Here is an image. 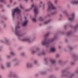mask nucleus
Segmentation results:
<instances>
[{
	"instance_id": "nucleus-1",
	"label": "nucleus",
	"mask_w": 78,
	"mask_h": 78,
	"mask_svg": "<svg viewBox=\"0 0 78 78\" xmlns=\"http://www.w3.org/2000/svg\"><path fill=\"white\" fill-rule=\"evenodd\" d=\"M56 39V36H55L53 38L50 39H47L45 38L44 40L41 41V44L43 45H45L46 46H48L49 45L50 42L54 41Z\"/></svg>"
},
{
	"instance_id": "nucleus-2",
	"label": "nucleus",
	"mask_w": 78,
	"mask_h": 78,
	"mask_svg": "<svg viewBox=\"0 0 78 78\" xmlns=\"http://www.w3.org/2000/svg\"><path fill=\"white\" fill-rule=\"evenodd\" d=\"M19 28H20L19 25L16 26L15 30V35L17 36L19 39L20 37H21L23 36L24 34L23 33H21L20 31L18 30V29H19Z\"/></svg>"
},
{
	"instance_id": "nucleus-3",
	"label": "nucleus",
	"mask_w": 78,
	"mask_h": 78,
	"mask_svg": "<svg viewBox=\"0 0 78 78\" xmlns=\"http://www.w3.org/2000/svg\"><path fill=\"white\" fill-rule=\"evenodd\" d=\"M16 12H17V15H20V10L18 8H16L12 10V16L13 18L15 17V14Z\"/></svg>"
},
{
	"instance_id": "nucleus-4",
	"label": "nucleus",
	"mask_w": 78,
	"mask_h": 78,
	"mask_svg": "<svg viewBox=\"0 0 78 78\" xmlns=\"http://www.w3.org/2000/svg\"><path fill=\"white\" fill-rule=\"evenodd\" d=\"M34 8V12L35 14V16H36L37 14V13H38V9H37V8L36 7V6L35 5L33 4L31 5V7L30 9H27L26 11H28L30 10H31L32 8Z\"/></svg>"
},
{
	"instance_id": "nucleus-5",
	"label": "nucleus",
	"mask_w": 78,
	"mask_h": 78,
	"mask_svg": "<svg viewBox=\"0 0 78 78\" xmlns=\"http://www.w3.org/2000/svg\"><path fill=\"white\" fill-rule=\"evenodd\" d=\"M48 8L47 9V11H48V12L51 11L52 9H56V7H55L54 5H53L51 2H48Z\"/></svg>"
},
{
	"instance_id": "nucleus-6",
	"label": "nucleus",
	"mask_w": 78,
	"mask_h": 78,
	"mask_svg": "<svg viewBox=\"0 0 78 78\" xmlns=\"http://www.w3.org/2000/svg\"><path fill=\"white\" fill-rule=\"evenodd\" d=\"M67 27H71V28H74V31H75L76 30V29L77 28H78V23H76L75 26H73L71 25V24H65L64 26V28H66Z\"/></svg>"
},
{
	"instance_id": "nucleus-7",
	"label": "nucleus",
	"mask_w": 78,
	"mask_h": 78,
	"mask_svg": "<svg viewBox=\"0 0 78 78\" xmlns=\"http://www.w3.org/2000/svg\"><path fill=\"white\" fill-rule=\"evenodd\" d=\"M74 13H72L71 16L68 17V20L69 21H72L74 19Z\"/></svg>"
},
{
	"instance_id": "nucleus-8",
	"label": "nucleus",
	"mask_w": 78,
	"mask_h": 78,
	"mask_svg": "<svg viewBox=\"0 0 78 78\" xmlns=\"http://www.w3.org/2000/svg\"><path fill=\"white\" fill-rule=\"evenodd\" d=\"M25 21L22 24V26L23 27H25L27 25V23H28V21L26 20L27 19V17H25Z\"/></svg>"
},
{
	"instance_id": "nucleus-9",
	"label": "nucleus",
	"mask_w": 78,
	"mask_h": 78,
	"mask_svg": "<svg viewBox=\"0 0 78 78\" xmlns=\"http://www.w3.org/2000/svg\"><path fill=\"white\" fill-rule=\"evenodd\" d=\"M22 41H27L28 42H32V40L30 39V38H25L23 39L22 40Z\"/></svg>"
},
{
	"instance_id": "nucleus-10",
	"label": "nucleus",
	"mask_w": 78,
	"mask_h": 78,
	"mask_svg": "<svg viewBox=\"0 0 78 78\" xmlns=\"http://www.w3.org/2000/svg\"><path fill=\"white\" fill-rule=\"evenodd\" d=\"M26 67L27 68H31L33 67V65L31 63H28L26 64Z\"/></svg>"
},
{
	"instance_id": "nucleus-11",
	"label": "nucleus",
	"mask_w": 78,
	"mask_h": 78,
	"mask_svg": "<svg viewBox=\"0 0 78 78\" xmlns=\"http://www.w3.org/2000/svg\"><path fill=\"white\" fill-rule=\"evenodd\" d=\"M39 48H37L35 50H32L31 51V53H32V54H34L35 53H36V52H37V51H39Z\"/></svg>"
},
{
	"instance_id": "nucleus-12",
	"label": "nucleus",
	"mask_w": 78,
	"mask_h": 78,
	"mask_svg": "<svg viewBox=\"0 0 78 78\" xmlns=\"http://www.w3.org/2000/svg\"><path fill=\"white\" fill-rule=\"evenodd\" d=\"M11 66V62H7L6 63V67H10Z\"/></svg>"
},
{
	"instance_id": "nucleus-13",
	"label": "nucleus",
	"mask_w": 78,
	"mask_h": 78,
	"mask_svg": "<svg viewBox=\"0 0 78 78\" xmlns=\"http://www.w3.org/2000/svg\"><path fill=\"white\" fill-rule=\"evenodd\" d=\"M71 3L72 4V5H77L78 4V0L75 1L73 2H71Z\"/></svg>"
},
{
	"instance_id": "nucleus-14",
	"label": "nucleus",
	"mask_w": 78,
	"mask_h": 78,
	"mask_svg": "<svg viewBox=\"0 0 78 78\" xmlns=\"http://www.w3.org/2000/svg\"><path fill=\"white\" fill-rule=\"evenodd\" d=\"M56 50V49L55 47H52L51 48L50 51L51 52H55Z\"/></svg>"
},
{
	"instance_id": "nucleus-15",
	"label": "nucleus",
	"mask_w": 78,
	"mask_h": 78,
	"mask_svg": "<svg viewBox=\"0 0 78 78\" xmlns=\"http://www.w3.org/2000/svg\"><path fill=\"white\" fill-rule=\"evenodd\" d=\"M66 72V70H62V75H63V76H67V75H69V73H66L65 74V75L64 74V73Z\"/></svg>"
},
{
	"instance_id": "nucleus-16",
	"label": "nucleus",
	"mask_w": 78,
	"mask_h": 78,
	"mask_svg": "<svg viewBox=\"0 0 78 78\" xmlns=\"http://www.w3.org/2000/svg\"><path fill=\"white\" fill-rule=\"evenodd\" d=\"M73 33V32L72 31H69L67 33V36H70V35H71V34H72Z\"/></svg>"
},
{
	"instance_id": "nucleus-17",
	"label": "nucleus",
	"mask_w": 78,
	"mask_h": 78,
	"mask_svg": "<svg viewBox=\"0 0 78 78\" xmlns=\"http://www.w3.org/2000/svg\"><path fill=\"white\" fill-rule=\"evenodd\" d=\"M45 55V51H43L41 53H38V55L39 56L40 55Z\"/></svg>"
},
{
	"instance_id": "nucleus-18",
	"label": "nucleus",
	"mask_w": 78,
	"mask_h": 78,
	"mask_svg": "<svg viewBox=\"0 0 78 78\" xmlns=\"http://www.w3.org/2000/svg\"><path fill=\"white\" fill-rule=\"evenodd\" d=\"M15 61H16V62L14 64V66H17V65H19V62H17V60H16Z\"/></svg>"
},
{
	"instance_id": "nucleus-19",
	"label": "nucleus",
	"mask_w": 78,
	"mask_h": 78,
	"mask_svg": "<svg viewBox=\"0 0 78 78\" xmlns=\"http://www.w3.org/2000/svg\"><path fill=\"white\" fill-rule=\"evenodd\" d=\"M10 54L11 55H12V56H13L14 55H15V53H14V51H11L10 52Z\"/></svg>"
},
{
	"instance_id": "nucleus-20",
	"label": "nucleus",
	"mask_w": 78,
	"mask_h": 78,
	"mask_svg": "<svg viewBox=\"0 0 78 78\" xmlns=\"http://www.w3.org/2000/svg\"><path fill=\"white\" fill-rule=\"evenodd\" d=\"M50 62L52 64H54L55 63V60H51L50 61Z\"/></svg>"
},
{
	"instance_id": "nucleus-21",
	"label": "nucleus",
	"mask_w": 78,
	"mask_h": 78,
	"mask_svg": "<svg viewBox=\"0 0 78 78\" xmlns=\"http://www.w3.org/2000/svg\"><path fill=\"white\" fill-rule=\"evenodd\" d=\"M50 20H49L48 21H45L44 22V24H47V23H49V22H50Z\"/></svg>"
},
{
	"instance_id": "nucleus-22",
	"label": "nucleus",
	"mask_w": 78,
	"mask_h": 78,
	"mask_svg": "<svg viewBox=\"0 0 78 78\" xmlns=\"http://www.w3.org/2000/svg\"><path fill=\"white\" fill-rule=\"evenodd\" d=\"M32 20L33 21V22H36V21H37L36 18H32Z\"/></svg>"
},
{
	"instance_id": "nucleus-23",
	"label": "nucleus",
	"mask_w": 78,
	"mask_h": 78,
	"mask_svg": "<svg viewBox=\"0 0 78 78\" xmlns=\"http://www.w3.org/2000/svg\"><path fill=\"white\" fill-rule=\"evenodd\" d=\"M0 67L2 69H5V67L4 66V65H1Z\"/></svg>"
},
{
	"instance_id": "nucleus-24",
	"label": "nucleus",
	"mask_w": 78,
	"mask_h": 78,
	"mask_svg": "<svg viewBox=\"0 0 78 78\" xmlns=\"http://www.w3.org/2000/svg\"><path fill=\"white\" fill-rule=\"evenodd\" d=\"M42 2L41 1L39 4V7H41V6H42Z\"/></svg>"
},
{
	"instance_id": "nucleus-25",
	"label": "nucleus",
	"mask_w": 78,
	"mask_h": 78,
	"mask_svg": "<svg viewBox=\"0 0 78 78\" xmlns=\"http://www.w3.org/2000/svg\"><path fill=\"white\" fill-rule=\"evenodd\" d=\"M49 35V33H48L44 35V37H47Z\"/></svg>"
},
{
	"instance_id": "nucleus-26",
	"label": "nucleus",
	"mask_w": 78,
	"mask_h": 78,
	"mask_svg": "<svg viewBox=\"0 0 78 78\" xmlns=\"http://www.w3.org/2000/svg\"><path fill=\"white\" fill-rule=\"evenodd\" d=\"M39 20L40 21H42V20H44V19H43L42 17H40L39 18Z\"/></svg>"
},
{
	"instance_id": "nucleus-27",
	"label": "nucleus",
	"mask_w": 78,
	"mask_h": 78,
	"mask_svg": "<svg viewBox=\"0 0 78 78\" xmlns=\"http://www.w3.org/2000/svg\"><path fill=\"white\" fill-rule=\"evenodd\" d=\"M34 64H37V61L34 60Z\"/></svg>"
},
{
	"instance_id": "nucleus-28",
	"label": "nucleus",
	"mask_w": 78,
	"mask_h": 78,
	"mask_svg": "<svg viewBox=\"0 0 78 78\" xmlns=\"http://www.w3.org/2000/svg\"><path fill=\"white\" fill-rule=\"evenodd\" d=\"M41 74H44V73H45V71H42L41 72Z\"/></svg>"
},
{
	"instance_id": "nucleus-29",
	"label": "nucleus",
	"mask_w": 78,
	"mask_h": 78,
	"mask_svg": "<svg viewBox=\"0 0 78 78\" xmlns=\"http://www.w3.org/2000/svg\"><path fill=\"white\" fill-rule=\"evenodd\" d=\"M56 12L55 11H54V12H51V15H53V14H55V13H56Z\"/></svg>"
},
{
	"instance_id": "nucleus-30",
	"label": "nucleus",
	"mask_w": 78,
	"mask_h": 78,
	"mask_svg": "<svg viewBox=\"0 0 78 78\" xmlns=\"http://www.w3.org/2000/svg\"><path fill=\"white\" fill-rule=\"evenodd\" d=\"M25 54L24 53H23L21 54V56H23Z\"/></svg>"
},
{
	"instance_id": "nucleus-31",
	"label": "nucleus",
	"mask_w": 78,
	"mask_h": 78,
	"mask_svg": "<svg viewBox=\"0 0 78 78\" xmlns=\"http://www.w3.org/2000/svg\"><path fill=\"white\" fill-rule=\"evenodd\" d=\"M0 2H3V3H5V0H0Z\"/></svg>"
},
{
	"instance_id": "nucleus-32",
	"label": "nucleus",
	"mask_w": 78,
	"mask_h": 78,
	"mask_svg": "<svg viewBox=\"0 0 78 78\" xmlns=\"http://www.w3.org/2000/svg\"><path fill=\"white\" fill-rule=\"evenodd\" d=\"M8 42H9V41L8 40H6V41H5V43H8Z\"/></svg>"
},
{
	"instance_id": "nucleus-33",
	"label": "nucleus",
	"mask_w": 78,
	"mask_h": 78,
	"mask_svg": "<svg viewBox=\"0 0 78 78\" xmlns=\"http://www.w3.org/2000/svg\"><path fill=\"white\" fill-rule=\"evenodd\" d=\"M6 57L7 58H10V56L8 55H7Z\"/></svg>"
},
{
	"instance_id": "nucleus-34",
	"label": "nucleus",
	"mask_w": 78,
	"mask_h": 78,
	"mask_svg": "<svg viewBox=\"0 0 78 78\" xmlns=\"http://www.w3.org/2000/svg\"><path fill=\"white\" fill-rule=\"evenodd\" d=\"M13 77H17V75L16 74H14L13 75Z\"/></svg>"
},
{
	"instance_id": "nucleus-35",
	"label": "nucleus",
	"mask_w": 78,
	"mask_h": 78,
	"mask_svg": "<svg viewBox=\"0 0 78 78\" xmlns=\"http://www.w3.org/2000/svg\"><path fill=\"white\" fill-rule=\"evenodd\" d=\"M64 13L65 14H67V11H64Z\"/></svg>"
},
{
	"instance_id": "nucleus-36",
	"label": "nucleus",
	"mask_w": 78,
	"mask_h": 78,
	"mask_svg": "<svg viewBox=\"0 0 78 78\" xmlns=\"http://www.w3.org/2000/svg\"><path fill=\"white\" fill-rule=\"evenodd\" d=\"M59 55L58 54H57L56 55V58H58V57H59Z\"/></svg>"
},
{
	"instance_id": "nucleus-37",
	"label": "nucleus",
	"mask_w": 78,
	"mask_h": 78,
	"mask_svg": "<svg viewBox=\"0 0 78 78\" xmlns=\"http://www.w3.org/2000/svg\"><path fill=\"white\" fill-rule=\"evenodd\" d=\"M20 8H22V9H23V6L22 5H20Z\"/></svg>"
},
{
	"instance_id": "nucleus-38",
	"label": "nucleus",
	"mask_w": 78,
	"mask_h": 78,
	"mask_svg": "<svg viewBox=\"0 0 78 78\" xmlns=\"http://www.w3.org/2000/svg\"><path fill=\"white\" fill-rule=\"evenodd\" d=\"M73 49V48H72V47H71L70 48L69 50H72Z\"/></svg>"
},
{
	"instance_id": "nucleus-39",
	"label": "nucleus",
	"mask_w": 78,
	"mask_h": 78,
	"mask_svg": "<svg viewBox=\"0 0 78 78\" xmlns=\"http://www.w3.org/2000/svg\"><path fill=\"white\" fill-rule=\"evenodd\" d=\"M55 3H57V2H58V0H55Z\"/></svg>"
},
{
	"instance_id": "nucleus-40",
	"label": "nucleus",
	"mask_w": 78,
	"mask_h": 78,
	"mask_svg": "<svg viewBox=\"0 0 78 78\" xmlns=\"http://www.w3.org/2000/svg\"><path fill=\"white\" fill-rule=\"evenodd\" d=\"M74 64V62H71V64L72 65H73V64Z\"/></svg>"
},
{
	"instance_id": "nucleus-41",
	"label": "nucleus",
	"mask_w": 78,
	"mask_h": 78,
	"mask_svg": "<svg viewBox=\"0 0 78 78\" xmlns=\"http://www.w3.org/2000/svg\"><path fill=\"white\" fill-rule=\"evenodd\" d=\"M28 0H24V1L26 2H27L28 1Z\"/></svg>"
},
{
	"instance_id": "nucleus-42",
	"label": "nucleus",
	"mask_w": 78,
	"mask_h": 78,
	"mask_svg": "<svg viewBox=\"0 0 78 78\" xmlns=\"http://www.w3.org/2000/svg\"><path fill=\"white\" fill-rule=\"evenodd\" d=\"M5 26H6V25H4V28H5Z\"/></svg>"
},
{
	"instance_id": "nucleus-43",
	"label": "nucleus",
	"mask_w": 78,
	"mask_h": 78,
	"mask_svg": "<svg viewBox=\"0 0 78 78\" xmlns=\"http://www.w3.org/2000/svg\"><path fill=\"white\" fill-rule=\"evenodd\" d=\"M0 7H1V8H2V5H0Z\"/></svg>"
},
{
	"instance_id": "nucleus-44",
	"label": "nucleus",
	"mask_w": 78,
	"mask_h": 78,
	"mask_svg": "<svg viewBox=\"0 0 78 78\" xmlns=\"http://www.w3.org/2000/svg\"><path fill=\"white\" fill-rule=\"evenodd\" d=\"M20 22H18V24H20Z\"/></svg>"
},
{
	"instance_id": "nucleus-45",
	"label": "nucleus",
	"mask_w": 78,
	"mask_h": 78,
	"mask_svg": "<svg viewBox=\"0 0 78 78\" xmlns=\"http://www.w3.org/2000/svg\"><path fill=\"white\" fill-rule=\"evenodd\" d=\"M9 5H7V7H9Z\"/></svg>"
},
{
	"instance_id": "nucleus-46",
	"label": "nucleus",
	"mask_w": 78,
	"mask_h": 78,
	"mask_svg": "<svg viewBox=\"0 0 78 78\" xmlns=\"http://www.w3.org/2000/svg\"><path fill=\"white\" fill-rule=\"evenodd\" d=\"M0 78H2V75H0Z\"/></svg>"
},
{
	"instance_id": "nucleus-47",
	"label": "nucleus",
	"mask_w": 78,
	"mask_h": 78,
	"mask_svg": "<svg viewBox=\"0 0 78 78\" xmlns=\"http://www.w3.org/2000/svg\"><path fill=\"white\" fill-rule=\"evenodd\" d=\"M10 2H12V0H10Z\"/></svg>"
},
{
	"instance_id": "nucleus-48",
	"label": "nucleus",
	"mask_w": 78,
	"mask_h": 78,
	"mask_svg": "<svg viewBox=\"0 0 78 78\" xmlns=\"http://www.w3.org/2000/svg\"><path fill=\"white\" fill-rule=\"evenodd\" d=\"M1 50H2V48H0V51H1Z\"/></svg>"
},
{
	"instance_id": "nucleus-49",
	"label": "nucleus",
	"mask_w": 78,
	"mask_h": 78,
	"mask_svg": "<svg viewBox=\"0 0 78 78\" xmlns=\"http://www.w3.org/2000/svg\"><path fill=\"white\" fill-rule=\"evenodd\" d=\"M31 2H33V0H31Z\"/></svg>"
},
{
	"instance_id": "nucleus-50",
	"label": "nucleus",
	"mask_w": 78,
	"mask_h": 78,
	"mask_svg": "<svg viewBox=\"0 0 78 78\" xmlns=\"http://www.w3.org/2000/svg\"><path fill=\"white\" fill-rule=\"evenodd\" d=\"M65 41H66V42H67V40H66Z\"/></svg>"
},
{
	"instance_id": "nucleus-51",
	"label": "nucleus",
	"mask_w": 78,
	"mask_h": 78,
	"mask_svg": "<svg viewBox=\"0 0 78 78\" xmlns=\"http://www.w3.org/2000/svg\"><path fill=\"white\" fill-rule=\"evenodd\" d=\"M10 75H11V74L10 73Z\"/></svg>"
},
{
	"instance_id": "nucleus-52",
	"label": "nucleus",
	"mask_w": 78,
	"mask_h": 78,
	"mask_svg": "<svg viewBox=\"0 0 78 78\" xmlns=\"http://www.w3.org/2000/svg\"><path fill=\"white\" fill-rule=\"evenodd\" d=\"M60 16H61V15H60Z\"/></svg>"
}]
</instances>
